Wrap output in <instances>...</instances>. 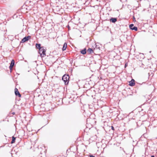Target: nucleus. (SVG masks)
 <instances>
[{
  "instance_id": "obj_7",
  "label": "nucleus",
  "mask_w": 157,
  "mask_h": 157,
  "mask_svg": "<svg viewBox=\"0 0 157 157\" xmlns=\"http://www.w3.org/2000/svg\"><path fill=\"white\" fill-rule=\"evenodd\" d=\"M135 85V80L134 79H132L129 82V85L131 86H133Z\"/></svg>"
},
{
  "instance_id": "obj_2",
  "label": "nucleus",
  "mask_w": 157,
  "mask_h": 157,
  "mask_svg": "<svg viewBox=\"0 0 157 157\" xmlns=\"http://www.w3.org/2000/svg\"><path fill=\"white\" fill-rule=\"evenodd\" d=\"M69 76L68 75H64L62 78V79L65 85H67L69 82Z\"/></svg>"
},
{
  "instance_id": "obj_15",
  "label": "nucleus",
  "mask_w": 157,
  "mask_h": 157,
  "mask_svg": "<svg viewBox=\"0 0 157 157\" xmlns=\"http://www.w3.org/2000/svg\"><path fill=\"white\" fill-rule=\"evenodd\" d=\"M89 156L90 157H95L94 156L92 155H90Z\"/></svg>"
},
{
  "instance_id": "obj_14",
  "label": "nucleus",
  "mask_w": 157,
  "mask_h": 157,
  "mask_svg": "<svg viewBox=\"0 0 157 157\" xmlns=\"http://www.w3.org/2000/svg\"><path fill=\"white\" fill-rule=\"evenodd\" d=\"M111 128L112 130H114V128L113 127V126H111Z\"/></svg>"
},
{
  "instance_id": "obj_18",
  "label": "nucleus",
  "mask_w": 157,
  "mask_h": 157,
  "mask_svg": "<svg viewBox=\"0 0 157 157\" xmlns=\"http://www.w3.org/2000/svg\"><path fill=\"white\" fill-rule=\"evenodd\" d=\"M127 66V65H126V63L125 65V67H126Z\"/></svg>"
},
{
  "instance_id": "obj_1",
  "label": "nucleus",
  "mask_w": 157,
  "mask_h": 157,
  "mask_svg": "<svg viewBox=\"0 0 157 157\" xmlns=\"http://www.w3.org/2000/svg\"><path fill=\"white\" fill-rule=\"evenodd\" d=\"M46 48L44 47H41V48L39 49V53L41 57H44L46 56Z\"/></svg>"
},
{
  "instance_id": "obj_4",
  "label": "nucleus",
  "mask_w": 157,
  "mask_h": 157,
  "mask_svg": "<svg viewBox=\"0 0 157 157\" xmlns=\"http://www.w3.org/2000/svg\"><path fill=\"white\" fill-rule=\"evenodd\" d=\"M129 28L132 30H134L135 31H137L138 30V28L136 26H134V25L132 24L129 25Z\"/></svg>"
},
{
  "instance_id": "obj_3",
  "label": "nucleus",
  "mask_w": 157,
  "mask_h": 157,
  "mask_svg": "<svg viewBox=\"0 0 157 157\" xmlns=\"http://www.w3.org/2000/svg\"><path fill=\"white\" fill-rule=\"evenodd\" d=\"M31 38V36H26L24 37L21 40V43H24L26 41H28L29 39Z\"/></svg>"
},
{
  "instance_id": "obj_6",
  "label": "nucleus",
  "mask_w": 157,
  "mask_h": 157,
  "mask_svg": "<svg viewBox=\"0 0 157 157\" xmlns=\"http://www.w3.org/2000/svg\"><path fill=\"white\" fill-rule=\"evenodd\" d=\"M15 64V61L13 59L12 60L10 65L9 66V68L10 71L11 70L13 67L14 66Z\"/></svg>"
},
{
  "instance_id": "obj_9",
  "label": "nucleus",
  "mask_w": 157,
  "mask_h": 157,
  "mask_svg": "<svg viewBox=\"0 0 157 157\" xmlns=\"http://www.w3.org/2000/svg\"><path fill=\"white\" fill-rule=\"evenodd\" d=\"M67 47V44L66 43H65L63 45V47L62 48V50L63 51H64L66 50Z\"/></svg>"
},
{
  "instance_id": "obj_5",
  "label": "nucleus",
  "mask_w": 157,
  "mask_h": 157,
  "mask_svg": "<svg viewBox=\"0 0 157 157\" xmlns=\"http://www.w3.org/2000/svg\"><path fill=\"white\" fill-rule=\"evenodd\" d=\"M15 94L16 96H17L18 97H21V94L17 88H15Z\"/></svg>"
},
{
  "instance_id": "obj_8",
  "label": "nucleus",
  "mask_w": 157,
  "mask_h": 157,
  "mask_svg": "<svg viewBox=\"0 0 157 157\" xmlns=\"http://www.w3.org/2000/svg\"><path fill=\"white\" fill-rule=\"evenodd\" d=\"M117 18L112 17L110 19V21L113 23H115L117 21Z\"/></svg>"
},
{
  "instance_id": "obj_12",
  "label": "nucleus",
  "mask_w": 157,
  "mask_h": 157,
  "mask_svg": "<svg viewBox=\"0 0 157 157\" xmlns=\"http://www.w3.org/2000/svg\"><path fill=\"white\" fill-rule=\"evenodd\" d=\"M16 137H14V136H13L12 137V140L11 142V144H12L14 143L16 140Z\"/></svg>"
},
{
  "instance_id": "obj_13",
  "label": "nucleus",
  "mask_w": 157,
  "mask_h": 157,
  "mask_svg": "<svg viewBox=\"0 0 157 157\" xmlns=\"http://www.w3.org/2000/svg\"><path fill=\"white\" fill-rule=\"evenodd\" d=\"M87 51L89 53L91 54L93 52V50L92 48H89L87 50Z\"/></svg>"
},
{
  "instance_id": "obj_17",
  "label": "nucleus",
  "mask_w": 157,
  "mask_h": 157,
  "mask_svg": "<svg viewBox=\"0 0 157 157\" xmlns=\"http://www.w3.org/2000/svg\"><path fill=\"white\" fill-rule=\"evenodd\" d=\"M151 157H155L154 155H151Z\"/></svg>"
},
{
  "instance_id": "obj_16",
  "label": "nucleus",
  "mask_w": 157,
  "mask_h": 157,
  "mask_svg": "<svg viewBox=\"0 0 157 157\" xmlns=\"http://www.w3.org/2000/svg\"><path fill=\"white\" fill-rule=\"evenodd\" d=\"M15 113L14 112H13L12 113V114H13V115H14L15 114Z\"/></svg>"
},
{
  "instance_id": "obj_10",
  "label": "nucleus",
  "mask_w": 157,
  "mask_h": 157,
  "mask_svg": "<svg viewBox=\"0 0 157 157\" xmlns=\"http://www.w3.org/2000/svg\"><path fill=\"white\" fill-rule=\"evenodd\" d=\"M80 52L81 54L83 55H84L86 53V48H84L83 50H82Z\"/></svg>"
},
{
  "instance_id": "obj_11",
  "label": "nucleus",
  "mask_w": 157,
  "mask_h": 157,
  "mask_svg": "<svg viewBox=\"0 0 157 157\" xmlns=\"http://www.w3.org/2000/svg\"><path fill=\"white\" fill-rule=\"evenodd\" d=\"M36 47L37 48L39 49L41 48V44H36Z\"/></svg>"
}]
</instances>
